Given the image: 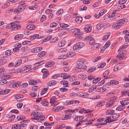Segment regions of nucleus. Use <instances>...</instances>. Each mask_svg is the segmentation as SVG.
Wrapping results in <instances>:
<instances>
[{"label": "nucleus", "mask_w": 129, "mask_h": 129, "mask_svg": "<svg viewBox=\"0 0 129 129\" xmlns=\"http://www.w3.org/2000/svg\"><path fill=\"white\" fill-rule=\"evenodd\" d=\"M121 24L119 21H118L116 23H114L112 25V27L113 29H118L121 26Z\"/></svg>", "instance_id": "nucleus-7"}, {"label": "nucleus", "mask_w": 129, "mask_h": 129, "mask_svg": "<svg viewBox=\"0 0 129 129\" xmlns=\"http://www.w3.org/2000/svg\"><path fill=\"white\" fill-rule=\"evenodd\" d=\"M120 5L118 7L119 9H123L125 8V6L123 4H120Z\"/></svg>", "instance_id": "nucleus-62"}, {"label": "nucleus", "mask_w": 129, "mask_h": 129, "mask_svg": "<svg viewBox=\"0 0 129 129\" xmlns=\"http://www.w3.org/2000/svg\"><path fill=\"white\" fill-rule=\"evenodd\" d=\"M28 82L29 84L31 85H34L37 84V81L35 80H32L29 81Z\"/></svg>", "instance_id": "nucleus-34"}, {"label": "nucleus", "mask_w": 129, "mask_h": 129, "mask_svg": "<svg viewBox=\"0 0 129 129\" xmlns=\"http://www.w3.org/2000/svg\"><path fill=\"white\" fill-rule=\"evenodd\" d=\"M58 40V38L57 37H55L53 38L51 41V43H53Z\"/></svg>", "instance_id": "nucleus-51"}, {"label": "nucleus", "mask_w": 129, "mask_h": 129, "mask_svg": "<svg viewBox=\"0 0 129 129\" xmlns=\"http://www.w3.org/2000/svg\"><path fill=\"white\" fill-rule=\"evenodd\" d=\"M101 80V78L99 77H95L94 78L92 81L93 83H96Z\"/></svg>", "instance_id": "nucleus-37"}, {"label": "nucleus", "mask_w": 129, "mask_h": 129, "mask_svg": "<svg viewBox=\"0 0 129 129\" xmlns=\"http://www.w3.org/2000/svg\"><path fill=\"white\" fill-rule=\"evenodd\" d=\"M42 49V48L41 47H36L31 49V52L33 53H36L41 51Z\"/></svg>", "instance_id": "nucleus-8"}, {"label": "nucleus", "mask_w": 129, "mask_h": 129, "mask_svg": "<svg viewBox=\"0 0 129 129\" xmlns=\"http://www.w3.org/2000/svg\"><path fill=\"white\" fill-rule=\"evenodd\" d=\"M27 5L26 3H21L19 4L17 7V9L15 10V12L17 13H19L23 11Z\"/></svg>", "instance_id": "nucleus-3"}, {"label": "nucleus", "mask_w": 129, "mask_h": 129, "mask_svg": "<svg viewBox=\"0 0 129 129\" xmlns=\"http://www.w3.org/2000/svg\"><path fill=\"white\" fill-rule=\"evenodd\" d=\"M10 90L9 89H6L5 90H3L1 94H7L10 92Z\"/></svg>", "instance_id": "nucleus-33"}, {"label": "nucleus", "mask_w": 129, "mask_h": 129, "mask_svg": "<svg viewBox=\"0 0 129 129\" xmlns=\"http://www.w3.org/2000/svg\"><path fill=\"white\" fill-rule=\"evenodd\" d=\"M56 83L57 82L56 81L53 80L48 83L47 85L48 86H51L56 84Z\"/></svg>", "instance_id": "nucleus-16"}, {"label": "nucleus", "mask_w": 129, "mask_h": 129, "mask_svg": "<svg viewBox=\"0 0 129 129\" xmlns=\"http://www.w3.org/2000/svg\"><path fill=\"white\" fill-rule=\"evenodd\" d=\"M23 36L22 34L17 35L15 36L14 39L15 40H18L22 38Z\"/></svg>", "instance_id": "nucleus-26"}, {"label": "nucleus", "mask_w": 129, "mask_h": 129, "mask_svg": "<svg viewBox=\"0 0 129 129\" xmlns=\"http://www.w3.org/2000/svg\"><path fill=\"white\" fill-rule=\"evenodd\" d=\"M35 27V26L34 25H30L27 26L26 28L29 30H32L34 29Z\"/></svg>", "instance_id": "nucleus-21"}, {"label": "nucleus", "mask_w": 129, "mask_h": 129, "mask_svg": "<svg viewBox=\"0 0 129 129\" xmlns=\"http://www.w3.org/2000/svg\"><path fill=\"white\" fill-rule=\"evenodd\" d=\"M82 97L83 98H87L89 96V94L88 93H82Z\"/></svg>", "instance_id": "nucleus-60"}, {"label": "nucleus", "mask_w": 129, "mask_h": 129, "mask_svg": "<svg viewBox=\"0 0 129 129\" xmlns=\"http://www.w3.org/2000/svg\"><path fill=\"white\" fill-rule=\"evenodd\" d=\"M43 114L41 112H39L38 111L35 110L32 112L31 114L32 116H34L33 119L36 120H39L42 116Z\"/></svg>", "instance_id": "nucleus-2"}, {"label": "nucleus", "mask_w": 129, "mask_h": 129, "mask_svg": "<svg viewBox=\"0 0 129 129\" xmlns=\"http://www.w3.org/2000/svg\"><path fill=\"white\" fill-rule=\"evenodd\" d=\"M7 56H10L11 54V51L10 50H8L5 52Z\"/></svg>", "instance_id": "nucleus-52"}, {"label": "nucleus", "mask_w": 129, "mask_h": 129, "mask_svg": "<svg viewBox=\"0 0 129 129\" xmlns=\"http://www.w3.org/2000/svg\"><path fill=\"white\" fill-rule=\"evenodd\" d=\"M111 34V33L109 32L106 35L104 36L103 37V40L104 41L107 40L110 36Z\"/></svg>", "instance_id": "nucleus-22"}, {"label": "nucleus", "mask_w": 129, "mask_h": 129, "mask_svg": "<svg viewBox=\"0 0 129 129\" xmlns=\"http://www.w3.org/2000/svg\"><path fill=\"white\" fill-rule=\"evenodd\" d=\"M71 32L74 33L75 35L80 36L83 34V32L80 31V29L78 28H75L71 30Z\"/></svg>", "instance_id": "nucleus-5"}, {"label": "nucleus", "mask_w": 129, "mask_h": 129, "mask_svg": "<svg viewBox=\"0 0 129 129\" xmlns=\"http://www.w3.org/2000/svg\"><path fill=\"white\" fill-rule=\"evenodd\" d=\"M78 77L81 79H85L86 77V76L85 74L82 73L79 74L78 76Z\"/></svg>", "instance_id": "nucleus-18"}, {"label": "nucleus", "mask_w": 129, "mask_h": 129, "mask_svg": "<svg viewBox=\"0 0 129 129\" xmlns=\"http://www.w3.org/2000/svg\"><path fill=\"white\" fill-rule=\"evenodd\" d=\"M125 41L126 42H129V34H126L124 36Z\"/></svg>", "instance_id": "nucleus-45"}, {"label": "nucleus", "mask_w": 129, "mask_h": 129, "mask_svg": "<svg viewBox=\"0 0 129 129\" xmlns=\"http://www.w3.org/2000/svg\"><path fill=\"white\" fill-rule=\"evenodd\" d=\"M87 7L86 6H82L79 8L80 10H87Z\"/></svg>", "instance_id": "nucleus-53"}, {"label": "nucleus", "mask_w": 129, "mask_h": 129, "mask_svg": "<svg viewBox=\"0 0 129 129\" xmlns=\"http://www.w3.org/2000/svg\"><path fill=\"white\" fill-rule=\"evenodd\" d=\"M115 98V97L113 96L112 99L109 102V103L106 104V107H111L114 104V100H116V98Z\"/></svg>", "instance_id": "nucleus-9"}, {"label": "nucleus", "mask_w": 129, "mask_h": 129, "mask_svg": "<svg viewBox=\"0 0 129 129\" xmlns=\"http://www.w3.org/2000/svg\"><path fill=\"white\" fill-rule=\"evenodd\" d=\"M22 63V60L21 59H19L16 62V66H18L20 65Z\"/></svg>", "instance_id": "nucleus-48"}, {"label": "nucleus", "mask_w": 129, "mask_h": 129, "mask_svg": "<svg viewBox=\"0 0 129 129\" xmlns=\"http://www.w3.org/2000/svg\"><path fill=\"white\" fill-rule=\"evenodd\" d=\"M20 124H16L14 125L12 127H14V129H21V127H20ZM14 129V128H13Z\"/></svg>", "instance_id": "nucleus-28"}, {"label": "nucleus", "mask_w": 129, "mask_h": 129, "mask_svg": "<svg viewBox=\"0 0 129 129\" xmlns=\"http://www.w3.org/2000/svg\"><path fill=\"white\" fill-rule=\"evenodd\" d=\"M95 78V77L94 76H88L87 77V79L89 80H91L94 78Z\"/></svg>", "instance_id": "nucleus-64"}, {"label": "nucleus", "mask_w": 129, "mask_h": 129, "mask_svg": "<svg viewBox=\"0 0 129 129\" xmlns=\"http://www.w3.org/2000/svg\"><path fill=\"white\" fill-rule=\"evenodd\" d=\"M84 46V44L82 42H80L76 43L73 47V49L74 50L80 49Z\"/></svg>", "instance_id": "nucleus-4"}, {"label": "nucleus", "mask_w": 129, "mask_h": 129, "mask_svg": "<svg viewBox=\"0 0 129 129\" xmlns=\"http://www.w3.org/2000/svg\"><path fill=\"white\" fill-rule=\"evenodd\" d=\"M125 107V106H124V105L121 104V105L119 106L117 108L116 110L117 111H121L122 110L124 109Z\"/></svg>", "instance_id": "nucleus-25"}, {"label": "nucleus", "mask_w": 129, "mask_h": 129, "mask_svg": "<svg viewBox=\"0 0 129 129\" xmlns=\"http://www.w3.org/2000/svg\"><path fill=\"white\" fill-rule=\"evenodd\" d=\"M48 89L47 88H44L42 90L41 93V95H43L47 91Z\"/></svg>", "instance_id": "nucleus-54"}, {"label": "nucleus", "mask_w": 129, "mask_h": 129, "mask_svg": "<svg viewBox=\"0 0 129 129\" xmlns=\"http://www.w3.org/2000/svg\"><path fill=\"white\" fill-rule=\"evenodd\" d=\"M68 90L67 88H61L60 89V91L63 92L66 91Z\"/></svg>", "instance_id": "nucleus-63"}, {"label": "nucleus", "mask_w": 129, "mask_h": 129, "mask_svg": "<svg viewBox=\"0 0 129 129\" xmlns=\"http://www.w3.org/2000/svg\"><path fill=\"white\" fill-rule=\"evenodd\" d=\"M41 104L43 106H46L48 105V103L47 101L44 100L42 102Z\"/></svg>", "instance_id": "nucleus-43"}, {"label": "nucleus", "mask_w": 129, "mask_h": 129, "mask_svg": "<svg viewBox=\"0 0 129 129\" xmlns=\"http://www.w3.org/2000/svg\"><path fill=\"white\" fill-rule=\"evenodd\" d=\"M95 70V69L94 68H91L88 70L87 72L89 73L93 72Z\"/></svg>", "instance_id": "nucleus-56"}, {"label": "nucleus", "mask_w": 129, "mask_h": 129, "mask_svg": "<svg viewBox=\"0 0 129 129\" xmlns=\"http://www.w3.org/2000/svg\"><path fill=\"white\" fill-rule=\"evenodd\" d=\"M67 51V49L65 48H62L58 49V52L59 53H63Z\"/></svg>", "instance_id": "nucleus-38"}, {"label": "nucleus", "mask_w": 129, "mask_h": 129, "mask_svg": "<svg viewBox=\"0 0 129 129\" xmlns=\"http://www.w3.org/2000/svg\"><path fill=\"white\" fill-rule=\"evenodd\" d=\"M31 65L26 66L22 68V69L24 71H26V72L31 70Z\"/></svg>", "instance_id": "nucleus-12"}, {"label": "nucleus", "mask_w": 129, "mask_h": 129, "mask_svg": "<svg viewBox=\"0 0 129 129\" xmlns=\"http://www.w3.org/2000/svg\"><path fill=\"white\" fill-rule=\"evenodd\" d=\"M55 108H53L52 109V110L55 109V111H60L61 110V108L60 106H57Z\"/></svg>", "instance_id": "nucleus-49"}, {"label": "nucleus", "mask_w": 129, "mask_h": 129, "mask_svg": "<svg viewBox=\"0 0 129 129\" xmlns=\"http://www.w3.org/2000/svg\"><path fill=\"white\" fill-rule=\"evenodd\" d=\"M15 26L16 25V26H15V27H14V30H17L19 28H20L21 27V26L20 25H18L15 23Z\"/></svg>", "instance_id": "nucleus-58"}, {"label": "nucleus", "mask_w": 129, "mask_h": 129, "mask_svg": "<svg viewBox=\"0 0 129 129\" xmlns=\"http://www.w3.org/2000/svg\"><path fill=\"white\" fill-rule=\"evenodd\" d=\"M15 22H11L9 24H8L6 26V28H7L10 29L13 28V29H14V27H15Z\"/></svg>", "instance_id": "nucleus-10"}, {"label": "nucleus", "mask_w": 129, "mask_h": 129, "mask_svg": "<svg viewBox=\"0 0 129 129\" xmlns=\"http://www.w3.org/2000/svg\"><path fill=\"white\" fill-rule=\"evenodd\" d=\"M45 63V61H41L37 63H35L34 64L35 66H39L38 65H37V64H38V65H41L43 64H44Z\"/></svg>", "instance_id": "nucleus-42"}, {"label": "nucleus", "mask_w": 129, "mask_h": 129, "mask_svg": "<svg viewBox=\"0 0 129 129\" xmlns=\"http://www.w3.org/2000/svg\"><path fill=\"white\" fill-rule=\"evenodd\" d=\"M57 24L55 22H53L51 23L50 24V27H55L57 25Z\"/></svg>", "instance_id": "nucleus-61"}, {"label": "nucleus", "mask_w": 129, "mask_h": 129, "mask_svg": "<svg viewBox=\"0 0 129 129\" xmlns=\"http://www.w3.org/2000/svg\"><path fill=\"white\" fill-rule=\"evenodd\" d=\"M120 103L122 105L125 106L129 104V102L126 100H122L120 102Z\"/></svg>", "instance_id": "nucleus-20"}, {"label": "nucleus", "mask_w": 129, "mask_h": 129, "mask_svg": "<svg viewBox=\"0 0 129 129\" xmlns=\"http://www.w3.org/2000/svg\"><path fill=\"white\" fill-rule=\"evenodd\" d=\"M69 105L75 104H79L80 101H74L73 100H70L68 101Z\"/></svg>", "instance_id": "nucleus-17"}, {"label": "nucleus", "mask_w": 129, "mask_h": 129, "mask_svg": "<svg viewBox=\"0 0 129 129\" xmlns=\"http://www.w3.org/2000/svg\"><path fill=\"white\" fill-rule=\"evenodd\" d=\"M56 99V98L55 96H53L51 98L50 103L51 104L52 106H54V105L55 104V101Z\"/></svg>", "instance_id": "nucleus-14"}, {"label": "nucleus", "mask_w": 129, "mask_h": 129, "mask_svg": "<svg viewBox=\"0 0 129 129\" xmlns=\"http://www.w3.org/2000/svg\"><path fill=\"white\" fill-rule=\"evenodd\" d=\"M61 83L63 85L64 87H68L69 86L68 81L67 80H64L61 82Z\"/></svg>", "instance_id": "nucleus-15"}, {"label": "nucleus", "mask_w": 129, "mask_h": 129, "mask_svg": "<svg viewBox=\"0 0 129 129\" xmlns=\"http://www.w3.org/2000/svg\"><path fill=\"white\" fill-rule=\"evenodd\" d=\"M60 26L63 28V29H65V30H67L68 29L66 28L67 27H68V25L67 24H64V23H61L60 24Z\"/></svg>", "instance_id": "nucleus-23"}, {"label": "nucleus", "mask_w": 129, "mask_h": 129, "mask_svg": "<svg viewBox=\"0 0 129 129\" xmlns=\"http://www.w3.org/2000/svg\"><path fill=\"white\" fill-rule=\"evenodd\" d=\"M46 52L45 51H43L41 52L40 53H39L38 54V56L40 57H41L44 56Z\"/></svg>", "instance_id": "nucleus-40"}, {"label": "nucleus", "mask_w": 129, "mask_h": 129, "mask_svg": "<svg viewBox=\"0 0 129 129\" xmlns=\"http://www.w3.org/2000/svg\"><path fill=\"white\" fill-rule=\"evenodd\" d=\"M20 96H22V97H23V96L22 95H21V94H17L16 95H15L14 97V98L15 99L18 100V99L20 98H21V97Z\"/></svg>", "instance_id": "nucleus-59"}, {"label": "nucleus", "mask_w": 129, "mask_h": 129, "mask_svg": "<svg viewBox=\"0 0 129 129\" xmlns=\"http://www.w3.org/2000/svg\"><path fill=\"white\" fill-rule=\"evenodd\" d=\"M46 16L45 15H43L42 16L41 19V22H43L46 19Z\"/></svg>", "instance_id": "nucleus-55"}, {"label": "nucleus", "mask_w": 129, "mask_h": 129, "mask_svg": "<svg viewBox=\"0 0 129 129\" xmlns=\"http://www.w3.org/2000/svg\"><path fill=\"white\" fill-rule=\"evenodd\" d=\"M111 44V43L110 42L108 41L106 42V43L105 44V45L104 46V47L105 48H107V47H108L110 44Z\"/></svg>", "instance_id": "nucleus-57"}, {"label": "nucleus", "mask_w": 129, "mask_h": 129, "mask_svg": "<svg viewBox=\"0 0 129 129\" xmlns=\"http://www.w3.org/2000/svg\"><path fill=\"white\" fill-rule=\"evenodd\" d=\"M75 54L76 53L75 52H70L69 53H68L66 55V56H65L64 57H63V58H61V56H60L59 57V58L60 59H64L67 57H72L75 55Z\"/></svg>", "instance_id": "nucleus-6"}, {"label": "nucleus", "mask_w": 129, "mask_h": 129, "mask_svg": "<svg viewBox=\"0 0 129 129\" xmlns=\"http://www.w3.org/2000/svg\"><path fill=\"white\" fill-rule=\"evenodd\" d=\"M127 20L125 18H124L123 19H121L119 20H118V21H119L120 23L121 24V25L122 24H124L126 23V22L127 21Z\"/></svg>", "instance_id": "nucleus-29"}, {"label": "nucleus", "mask_w": 129, "mask_h": 129, "mask_svg": "<svg viewBox=\"0 0 129 129\" xmlns=\"http://www.w3.org/2000/svg\"><path fill=\"white\" fill-rule=\"evenodd\" d=\"M37 38L38 39H40L43 38V37L42 36H39L38 34H36L33 35H32L29 37L30 39H35Z\"/></svg>", "instance_id": "nucleus-13"}, {"label": "nucleus", "mask_w": 129, "mask_h": 129, "mask_svg": "<svg viewBox=\"0 0 129 129\" xmlns=\"http://www.w3.org/2000/svg\"><path fill=\"white\" fill-rule=\"evenodd\" d=\"M1 80H0V85H3L7 83V81L3 79H1Z\"/></svg>", "instance_id": "nucleus-36"}, {"label": "nucleus", "mask_w": 129, "mask_h": 129, "mask_svg": "<svg viewBox=\"0 0 129 129\" xmlns=\"http://www.w3.org/2000/svg\"><path fill=\"white\" fill-rule=\"evenodd\" d=\"M38 7V6L37 5L34 6H30L29 8V9L31 10H34L36 9Z\"/></svg>", "instance_id": "nucleus-46"}, {"label": "nucleus", "mask_w": 129, "mask_h": 129, "mask_svg": "<svg viewBox=\"0 0 129 129\" xmlns=\"http://www.w3.org/2000/svg\"><path fill=\"white\" fill-rule=\"evenodd\" d=\"M84 30L86 32H89L91 30L92 28L90 25H86L84 28Z\"/></svg>", "instance_id": "nucleus-11"}, {"label": "nucleus", "mask_w": 129, "mask_h": 129, "mask_svg": "<svg viewBox=\"0 0 129 129\" xmlns=\"http://www.w3.org/2000/svg\"><path fill=\"white\" fill-rule=\"evenodd\" d=\"M111 84L112 85H116L119 84V82L118 81L115 80H112L110 81Z\"/></svg>", "instance_id": "nucleus-39"}, {"label": "nucleus", "mask_w": 129, "mask_h": 129, "mask_svg": "<svg viewBox=\"0 0 129 129\" xmlns=\"http://www.w3.org/2000/svg\"><path fill=\"white\" fill-rule=\"evenodd\" d=\"M63 10L62 9H60L59 10L56 12V15H59L63 13Z\"/></svg>", "instance_id": "nucleus-47"}, {"label": "nucleus", "mask_w": 129, "mask_h": 129, "mask_svg": "<svg viewBox=\"0 0 129 129\" xmlns=\"http://www.w3.org/2000/svg\"><path fill=\"white\" fill-rule=\"evenodd\" d=\"M54 63L52 61H50L47 63L45 65V66L46 67H51L53 65Z\"/></svg>", "instance_id": "nucleus-27"}, {"label": "nucleus", "mask_w": 129, "mask_h": 129, "mask_svg": "<svg viewBox=\"0 0 129 129\" xmlns=\"http://www.w3.org/2000/svg\"><path fill=\"white\" fill-rule=\"evenodd\" d=\"M127 47V45H122L120 48L118 50V52H120L122 50H123Z\"/></svg>", "instance_id": "nucleus-35"}, {"label": "nucleus", "mask_w": 129, "mask_h": 129, "mask_svg": "<svg viewBox=\"0 0 129 129\" xmlns=\"http://www.w3.org/2000/svg\"><path fill=\"white\" fill-rule=\"evenodd\" d=\"M64 75V76L63 78V79L68 78H69L70 77V76L67 75V73H64L63 75H62H62Z\"/></svg>", "instance_id": "nucleus-50"}, {"label": "nucleus", "mask_w": 129, "mask_h": 129, "mask_svg": "<svg viewBox=\"0 0 129 129\" xmlns=\"http://www.w3.org/2000/svg\"><path fill=\"white\" fill-rule=\"evenodd\" d=\"M90 40H89V44L91 45H93L95 43V41L93 38H91Z\"/></svg>", "instance_id": "nucleus-44"}, {"label": "nucleus", "mask_w": 129, "mask_h": 129, "mask_svg": "<svg viewBox=\"0 0 129 129\" xmlns=\"http://www.w3.org/2000/svg\"><path fill=\"white\" fill-rule=\"evenodd\" d=\"M82 18L81 17H77L75 19V21L77 23H81L82 20Z\"/></svg>", "instance_id": "nucleus-19"}, {"label": "nucleus", "mask_w": 129, "mask_h": 129, "mask_svg": "<svg viewBox=\"0 0 129 129\" xmlns=\"http://www.w3.org/2000/svg\"><path fill=\"white\" fill-rule=\"evenodd\" d=\"M123 53H122V54L121 53H119L117 56L118 58H119L121 60L123 59Z\"/></svg>", "instance_id": "nucleus-41"}, {"label": "nucleus", "mask_w": 129, "mask_h": 129, "mask_svg": "<svg viewBox=\"0 0 129 129\" xmlns=\"http://www.w3.org/2000/svg\"><path fill=\"white\" fill-rule=\"evenodd\" d=\"M87 63V62L83 60H80L78 61L77 62V65L76 67L75 68L76 72H80V70L81 68L83 69L84 68L82 66Z\"/></svg>", "instance_id": "nucleus-1"}, {"label": "nucleus", "mask_w": 129, "mask_h": 129, "mask_svg": "<svg viewBox=\"0 0 129 129\" xmlns=\"http://www.w3.org/2000/svg\"><path fill=\"white\" fill-rule=\"evenodd\" d=\"M66 43V41H65L63 40L58 43V45L59 47H62L65 45Z\"/></svg>", "instance_id": "nucleus-24"}, {"label": "nucleus", "mask_w": 129, "mask_h": 129, "mask_svg": "<svg viewBox=\"0 0 129 129\" xmlns=\"http://www.w3.org/2000/svg\"><path fill=\"white\" fill-rule=\"evenodd\" d=\"M114 111L112 109H109L107 111L106 113L108 115H110L113 114Z\"/></svg>", "instance_id": "nucleus-30"}, {"label": "nucleus", "mask_w": 129, "mask_h": 129, "mask_svg": "<svg viewBox=\"0 0 129 129\" xmlns=\"http://www.w3.org/2000/svg\"><path fill=\"white\" fill-rule=\"evenodd\" d=\"M10 76L8 75H5L3 76L0 79H3L6 80L9 79L10 78Z\"/></svg>", "instance_id": "nucleus-32"}, {"label": "nucleus", "mask_w": 129, "mask_h": 129, "mask_svg": "<svg viewBox=\"0 0 129 129\" xmlns=\"http://www.w3.org/2000/svg\"><path fill=\"white\" fill-rule=\"evenodd\" d=\"M104 25L102 23H99L96 25V27L98 29H100Z\"/></svg>", "instance_id": "nucleus-31"}]
</instances>
